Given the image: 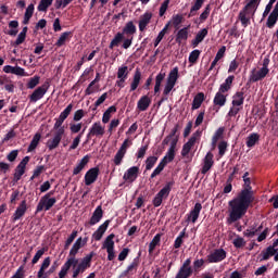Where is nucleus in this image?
<instances>
[{
    "label": "nucleus",
    "mask_w": 278,
    "mask_h": 278,
    "mask_svg": "<svg viewBox=\"0 0 278 278\" xmlns=\"http://www.w3.org/2000/svg\"><path fill=\"white\" fill-rule=\"evenodd\" d=\"M255 202V193L249 190H241L237 198L229 201L228 205L230 207V213L227 218L228 225H233L238 223L245 214L249 212V207L253 206Z\"/></svg>",
    "instance_id": "nucleus-1"
},
{
    "label": "nucleus",
    "mask_w": 278,
    "mask_h": 278,
    "mask_svg": "<svg viewBox=\"0 0 278 278\" xmlns=\"http://www.w3.org/2000/svg\"><path fill=\"white\" fill-rule=\"evenodd\" d=\"M233 79H236V76L230 75L228 76L225 81L219 86L218 92H216L213 103L215 106L220 110V108H225L227 103V94L225 92H229L231 89V86H233Z\"/></svg>",
    "instance_id": "nucleus-2"
},
{
    "label": "nucleus",
    "mask_w": 278,
    "mask_h": 278,
    "mask_svg": "<svg viewBox=\"0 0 278 278\" xmlns=\"http://www.w3.org/2000/svg\"><path fill=\"white\" fill-rule=\"evenodd\" d=\"M261 1L262 0H250V2H248L239 12V21L241 22L242 27H249V25H251V17L248 16L251 12L252 16H255V12H257Z\"/></svg>",
    "instance_id": "nucleus-3"
},
{
    "label": "nucleus",
    "mask_w": 278,
    "mask_h": 278,
    "mask_svg": "<svg viewBox=\"0 0 278 278\" xmlns=\"http://www.w3.org/2000/svg\"><path fill=\"white\" fill-rule=\"evenodd\" d=\"M173 186H175V180L167 181L166 185L156 193V195L152 200V204L155 207H160L164 199H168L170 190H173Z\"/></svg>",
    "instance_id": "nucleus-4"
},
{
    "label": "nucleus",
    "mask_w": 278,
    "mask_h": 278,
    "mask_svg": "<svg viewBox=\"0 0 278 278\" xmlns=\"http://www.w3.org/2000/svg\"><path fill=\"white\" fill-rule=\"evenodd\" d=\"M203 135L202 130H197L195 132L192 134V136L190 137V139L188 140V142H186L182 146V150H181V155L182 157L188 156V154L190 153V151L192 150V147L194 144H197L198 140H201V136Z\"/></svg>",
    "instance_id": "nucleus-5"
},
{
    "label": "nucleus",
    "mask_w": 278,
    "mask_h": 278,
    "mask_svg": "<svg viewBox=\"0 0 278 278\" xmlns=\"http://www.w3.org/2000/svg\"><path fill=\"white\" fill-rule=\"evenodd\" d=\"M77 266H79V258L76 256H67L66 262L61 267L59 278H66L71 268H77Z\"/></svg>",
    "instance_id": "nucleus-6"
},
{
    "label": "nucleus",
    "mask_w": 278,
    "mask_h": 278,
    "mask_svg": "<svg viewBox=\"0 0 278 278\" xmlns=\"http://www.w3.org/2000/svg\"><path fill=\"white\" fill-rule=\"evenodd\" d=\"M55 203H58V199L42 197L37 204L36 214H39V212H42V210H45V212H49V210H51Z\"/></svg>",
    "instance_id": "nucleus-7"
},
{
    "label": "nucleus",
    "mask_w": 278,
    "mask_h": 278,
    "mask_svg": "<svg viewBox=\"0 0 278 278\" xmlns=\"http://www.w3.org/2000/svg\"><path fill=\"white\" fill-rule=\"evenodd\" d=\"M65 131L66 130L63 128L56 130L53 138L47 141L46 147L49 149V151H53L60 147V142H62V138L64 137Z\"/></svg>",
    "instance_id": "nucleus-8"
},
{
    "label": "nucleus",
    "mask_w": 278,
    "mask_h": 278,
    "mask_svg": "<svg viewBox=\"0 0 278 278\" xmlns=\"http://www.w3.org/2000/svg\"><path fill=\"white\" fill-rule=\"evenodd\" d=\"M138 266H140V253L132 260L127 268L121 273L118 278L131 277V275H136V273H138Z\"/></svg>",
    "instance_id": "nucleus-9"
},
{
    "label": "nucleus",
    "mask_w": 278,
    "mask_h": 278,
    "mask_svg": "<svg viewBox=\"0 0 278 278\" xmlns=\"http://www.w3.org/2000/svg\"><path fill=\"white\" fill-rule=\"evenodd\" d=\"M103 138L105 136V127L101 125V122H96L89 128V132L87 134V141L92 137Z\"/></svg>",
    "instance_id": "nucleus-10"
},
{
    "label": "nucleus",
    "mask_w": 278,
    "mask_h": 278,
    "mask_svg": "<svg viewBox=\"0 0 278 278\" xmlns=\"http://www.w3.org/2000/svg\"><path fill=\"white\" fill-rule=\"evenodd\" d=\"M227 257V251L225 249H216L214 252L210 253L207 255L206 262L208 264H218L219 262H223Z\"/></svg>",
    "instance_id": "nucleus-11"
},
{
    "label": "nucleus",
    "mask_w": 278,
    "mask_h": 278,
    "mask_svg": "<svg viewBox=\"0 0 278 278\" xmlns=\"http://www.w3.org/2000/svg\"><path fill=\"white\" fill-rule=\"evenodd\" d=\"M29 156H25L20 164L15 168V173L13 175V181L14 184H18L21 181V178L23 177V174L25 173V168H27V164H29Z\"/></svg>",
    "instance_id": "nucleus-12"
},
{
    "label": "nucleus",
    "mask_w": 278,
    "mask_h": 278,
    "mask_svg": "<svg viewBox=\"0 0 278 278\" xmlns=\"http://www.w3.org/2000/svg\"><path fill=\"white\" fill-rule=\"evenodd\" d=\"M47 90H49V83H45L41 87H38L34 90V92L29 96L30 103H36V101H40L45 94H47Z\"/></svg>",
    "instance_id": "nucleus-13"
},
{
    "label": "nucleus",
    "mask_w": 278,
    "mask_h": 278,
    "mask_svg": "<svg viewBox=\"0 0 278 278\" xmlns=\"http://www.w3.org/2000/svg\"><path fill=\"white\" fill-rule=\"evenodd\" d=\"M102 218H103V206L98 205L93 211L89 222L86 223V227H94V225H98V223H101Z\"/></svg>",
    "instance_id": "nucleus-14"
},
{
    "label": "nucleus",
    "mask_w": 278,
    "mask_h": 278,
    "mask_svg": "<svg viewBox=\"0 0 278 278\" xmlns=\"http://www.w3.org/2000/svg\"><path fill=\"white\" fill-rule=\"evenodd\" d=\"M140 174V167L132 166L129 167L123 176L124 181H127L128 184H134L138 179V175Z\"/></svg>",
    "instance_id": "nucleus-15"
},
{
    "label": "nucleus",
    "mask_w": 278,
    "mask_h": 278,
    "mask_svg": "<svg viewBox=\"0 0 278 278\" xmlns=\"http://www.w3.org/2000/svg\"><path fill=\"white\" fill-rule=\"evenodd\" d=\"M27 212V200H23L20 205L16 207L13 216L11 217L12 223H16V220H21L25 216Z\"/></svg>",
    "instance_id": "nucleus-16"
},
{
    "label": "nucleus",
    "mask_w": 278,
    "mask_h": 278,
    "mask_svg": "<svg viewBox=\"0 0 278 278\" xmlns=\"http://www.w3.org/2000/svg\"><path fill=\"white\" fill-rule=\"evenodd\" d=\"M99 179V167H93L85 174V186H92Z\"/></svg>",
    "instance_id": "nucleus-17"
},
{
    "label": "nucleus",
    "mask_w": 278,
    "mask_h": 278,
    "mask_svg": "<svg viewBox=\"0 0 278 278\" xmlns=\"http://www.w3.org/2000/svg\"><path fill=\"white\" fill-rule=\"evenodd\" d=\"M202 210H203V205H201L200 202H197L194 204V207L187 215V220L188 222L191 220V223H197V220H199V216H200Z\"/></svg>",
    "instance_id": "nucleus-18"
},
{
    "label": "nucleus",
    "mask_w": 278,
    "mask_h": 278,
    "mask_svg": "<svg viewBox=\"0 0 278 278\" xmlns=\"http://www.w3.org/2000/svg\"><path fill=\"white\" fill-rule=\"evenodd\" d=\"M111 223L112 220L106 219L103 224H101L92 235L93 240H97L99 242V240L103 238V235L105 233V231H108V228L110 227Z\"/></svg>",
    "instance_id": "nucleus-19"
},
{
    "label": "nucleus",
    "mask_w": 278,
    "mask_h": 278,
    "mask_svg": "<svg viewBox=\"0 0 278 278\" xmlns=\"http://www.w3.org/2000/svg\"><path fill=\"white\" fill-rule=\"evenodd\" d=\"M213 166H214V154L212 152H207L204 157V164L201 169L202 175H207V172H210Z\"/></svg>",
    "instance_id": "nucleus-20"
},
{
    "label": "nucleus",
    "mask_w": 278,
    "mask_h": 278,
    "mask_svg": "<svg viewBox=\"0 0 278 278\" xmlns=\"http://www.w3.org/2000/svg\"><path fill=\"white\" fill-rule=\"evenodd\" d=\"M152 18H153V13L151 12L143 13L139 20V31H146Z\"/></svg>",
    "instance_id": "nucleus-21"
},
{
    "label": "nucleus",
    "mask_w": 278,
    "mask_h": 278,
    "mask_svg": "<svg viewBox=\"0 0 278 278\" xmlns=\"http://www.w3.org/2000/svg\"><path fill=\"white\" fill-rule=\"evenodd\" d=\"M190 34V26H186L184 28H178L176 34V42L177 45H181V42H186L188 40V35Z\"/></svg>",
    "instance_id": "nucleus-22"
},
{
    "label": "nucleus",
    "mask_w": 278,
    "mask_h": 278,
    "mask_svg": "<svg viewBox=\"0 0 278 278\" xmlns=\"http://www.w3.org/2000/svg\"><path fill=\"white\" fill-rule=\"evenodd\" d=\"M266 75H268V72L266 70L261 68L260 71L253 70L250 75V81L257 83L262 81V79L266 78Z\"/></svg>",
    "instance_id": "nucleus-23"
},
{
    "label": "nucleus",
    "mask_w": 278,
    "mask_h": 278,
    "mask_svg": "<svg viewBox=\"0 0 278 278\" xmlns=\"http://www.w3.org/2000/svg\"><path fill=\"white\" fill-rule=\"evenodd\" d=\"M277 21H278V8L275 7L273 12L267 17L266 27H268V29H273V27L277 25Z\"/></svg>",
    "instance_id": "nucleus-24"
},
{
    "label": "nucleus",
    "mask_w": 278,
    "mask_h": 278,
    "mask_svg": "<svg viewBox=\"0 0 278 278\" xmlns=\"http://www.w3.org/2000/svg\"><path fill=\"white\" fill-rule=\"evenodd\" d=\"M207 34H208L207 28H203L200 31H198V34L195 35V38L192 39L191 41L192 47H199V45H201V42L205 40Z\"/></svg>",
    "instance_id": "nucleus-25"
},
{
    "label": "nucleus",
    "mask_w": 278,
    "mask_h": 278,
    "mask_svg": "<svg viewBox=\"0 0 278 278\" xmlns=\"http://www.w3.org/2000/svg\"><path fill=\"white\" fill-rule=\"evenodd\" d=\"M149 105H151V98H149V96L141 97L137 103V108L140 112H147Z\"/></svg>",
    "instance_id": "nucleus-26"
},
{
    "label": "nucleus",
    "mask_w": 278,
    "mask_h": 278,
    "mask_svg": "<svg viewBox=\"0 0 278 278\" xmlns=\"http://www.w3.org/2000/svg\"><path fill=\"white\" fill-rule=\"evenodd\" d=\"M90 162V156L89 155H85L76 165V167H74L73 169V175H79V173H81V170L84 168H86V166L88 165V163Z\"/></svg>",
    "instance_id": "nucleus-27"
},
{
    "label": "nucleus",
    "mask_w": 278,
    "mask_h": 278,
    "mask_svg": "<svg viewBox=\"0 0 278 278\" xmlns=\"http://www.w3.org/2000/svg\"><path fill=\"white\" fill-rule=\"evenodd\" d=\"M277 254V249H273V247H268L266 250H263L261 253L260 262H266L273 257V255Z\"/></svg>",
    "instance_id": "nucleus-28"
},
{
    "label": "nucleus",
    "mask_w": 278,
    "mask_h": 278,
    "mask_svg": "<svg viewBox=\"0 0 278 278\" xmlns=\"http://www.w3.org/2000/svg\"><path fill=\"white\" fill-rule=\"evenodd\" d=\"M203 101H205V93L199 92L198 94H195V97L193 98L191 110H199V108L203 105Z\"/></svg>",
    "instance_id": "nucleus-29"
},
{
    "label": "nucleus",
    "mask_w": 278,
    "mask_h": 278,
    "mask_svg": "<svg viewBox=\"0 0 278 278\" xmlns=\"http://www.w3.org/2000/svg\"><path fill=\"white\" fill-rule=\"evenodd\" d=\"M204 3H205V0H194V4L190 9L188 18H192V16H197V12L203 8Z\"/></svg>",
    "instance_id": "nucleus-30"
},
{
    "label": "nucleus",
    "mask_w": 278,
    "mask_h": 278,
    "mask_svg": "<svg viewBox=\"0 0 278 278\" xmlns=\"http://www.w3.org/2000/svg\"><path fill=\"white\" fill-rule=\"evenodd\" d=\"M142 79V73L140 70H136L132 83L130 85V92L138 90V86H140V80Z\"/></svg>",
    "instance_id": "nucleus-31"
},
{
    "label": "nucleus",
    "mask_w": 278,
    "mask_h": 278,
    "mask_svg": "<svg viewBox=\"0 0 278 278\" xmlns=\"http://www.w3.org/2000/svg\"><path fill=\"white\" fill-rule=\"evenodd\" d=\"M232 105L235 108H240V105H244V92L237 91L232 97Z\"/></svg>",
    "instance_id": "nucleus-32"
},
{
    "label": "nucleus",
    "mask_w": 278,
    "mask_h": 278,
    "mask_svg": "<svg viewBox=\"0 0 278 278\" xmlns=\"http://www.w3.org/2000/svg\"><path fill=\"white\" fill-rule=\"evenodd\" d=\"M123 40H125V35L118 31L111 40L109 49H114V47H121V42H123Z\"/></svg>",
    "instance_id": "nucleus-33"
},
{
    "label": "nucleus",
    "mask_w": 278,
    "mask_h": 278,
    "mask_svg": "<svg viewBox=\"0 0 278 278\" xmlns=\"http://www.w3.org/2000/svg\"><path fill=\"white\" fill-rule=\"evenodd\" d=\"M51 266V257H46L40 266L39 271L37 273L38 278H47L45 270L48 269V267Z\"/></svg>",
    "instance_id": "nucleus-34"
},
{
    "label": "nucleus",
    "mask_w": 278,
    "mask_h": 278,
    "mask_svg": "<svg viewBox=\"0 0 278 278\" xmlns=\"http://www.w3.org/2000/svg\"><path fill=\"white\" fill-rule=\"evenodd\" d=\"M166 78V73L160 72L155 77L154 94H160L162 81Z\"/></svg>",
    "instance_id": "nucleus-35"
},
{
    "label": "nucleus",
    "mask_w": 278,
    "mask_h": 278,
    "mask_svg": "<svg viewBox=\"0 0 278 278\" xmlns=\"http://www.w3.org/2000/svg\"><path fill=\"white\" fill-rule=\"evenodd\" d=\"M137 28L134 22H127L126 25L124 26L122 34L125 36H134L136 34Z\"/></svg>",
    "instance_id": "nucleus-36"
},
{
    "label": "nucleus",
    "mask_w": 278,
    "mask_h": 278,
    "mask_svg": "<svg viewBox=\"0 0 278 278\" xmlns=\"http://www.w3.org/2000/svg\"><path fill=\"white\" fill-rule=\"evenodd\" d=\"M114 238H116V235L114 233L109 235L102 244V249H105L106 251L114 250Z\"/></svg>",
    "instance_id": "nucleus-37"
},
{
    "label": "nucleus",
    "mask_w": 278,
    "mask_h": 278,
    "mask_svg": "<svg viewBox=\"0 0 278 278\" xmlns=\"http://www.w3.org/2000/svg\"><path fill=\"white\" fill-rule=\"evenodd\" d=\"M167 164L168 163H167L166 159H162L161 162L159 163V165L152 172L150 178L155 179V177H157V175H160L162 173V170H164V168H166Z\"/></svg>",
    "instance_id": "nucleus-38"
},
{
    "label": "nucleus",
    "mask_w": 278,
    "mask_h": 278,
    "mask_svg": "<svg viewBox=\"0 0 278 278\" xmlns=\"http://www.w3.org/2000/svg\"><path fill=\"white\" fill-rule=\"evenodd\" d=\"M225 134V128L224 127H219L215 134L212 137V149H216V144H218V140H220V138H223V135Z\"/></svg>",
    "instance_id": "nucleus-39"
},
{
    "label": "nucleus",
    "mask_w": 278,
    "mask_h": 278,
    "mask_svg": "<svg viewBox=\"0 0 278 278\" xmlns=\"http://www.w3.org/2000/svg\"><path fill=\"white\" fill-rule=\"evenodd\" d=\"M161 240H162L161 233H156L153 237L152 241L149 244V250H148L149 255H153V251H155V247L160 245Z\"/></svg>",
    "instance_id": "nucleus-40"
},
{
    "label": "nucleus",
    "mask_w": 278,
    "mask_h": 278,
    "mask_svg": "<svg viewBox=\"0 0 278 278\" xmlns=\"http://www.w3.org/2000/svg\"><path fill=\"white\" fill-rule=\"evenodd\" d=\"M170 27V22H168L163 29L159 33L156 39L154 40V47H157L162 40H164V37L166 36V34H168V28Z\"/></svg>",
    "instance_id": "nucleus-41"
},
{
    "label": "nucleus",
    "mask_w": 278,
    "mask_h": 278,
    "mask_svg": "<svg viewBox=\"0 0 278 278\" xmlns=\"http://www.w3.org/2000/svg\"><path fill=\"white\" fill-rule=\"evenodd\" d=\"M40 138H42V136L40 135V132H37V134L33 137V139H31V141H30V143H29V146H28V149H27V152H28V153H31V151H36L38 144L40 143Z\"/></svg>",
    "instance_id": "nucleus-42"
},
{
    "label": "nucleus",
    "mask_w": 278,
    "mask_h": 278,
    "mask_svg": "<svg viewBox=\"0 0 278 278\" xmlns=\"http://www.w3.org/2000/svg\"><path fill=\"white\" fill-rule=\"evenodd\" d=\"M179 79V68L174 67L167 77V84H173L174 86L177 84V80Z\"/></svg>",
    "instance_id": "nucleus-43"
},
{
    "label": "nucleus",
    "mask_w": 278,
    "mask_h": 278,
    "mask_svg": "<svg viewBox=\"0 0 278 278\" xmlns=\"http://www.w3.org/2000/svg\"><path fill=\"white\" fill-rule=\"evenodd\" d=\"M194 274V269H189L186 267H180L178 273L176 274L175 278H190L191 275Z\"/></svg>",
    "instance_id": "nucleus-44"
},
{
    "label": "nucleus",
    "mask_w": 278,
    "mask_h": 278,
    "mask_svg": "<svg viewBox=\"0 0 278 278\" xmlns=\"http://www.w3.org/2000/svg\"><path fill=\"white\" fill-rule=\"evenodd\" d=\"M257 142H260V136L257 135V132H253L247 138L245 144L249 149H253V147L257 144Z\"/></svg>",
    "instance_id": "nucleus-45"
},
{
    "label": "nucleus",
    "mask_w": 278,
    "mask_h": 278,
    "mask_svg": "<svg viewBox=\"0 0 278 278\" xmlns=\"http://www.w3.org/2000/svg\"><path fill=\"white\" fill-rule=\"evenodd\" d=\"M68 38H73L72 31H65V33L61 34L60 38L55 42V47H64V45H66V40H68Z\"/></svg>",
    "instance_id": "nucleus-46"
},
{
    "label": "nucleus",
    "mask_w": 278,
    "mask_h": 278,
    "mask_svg": "<svg viewBox=\"0 0 278 278\" xmlns=\"http://www.w3.org/2000/svg\"><path fill=\"white\" fill-rule=\"evenodd\" d=\"M51 5H53V0H40L37 10L38 12H47Z\"/></svg>",
    "instance_id": "nucleus-47"
},
{
    "label": "nucleus",
    "mask_w": 278,
    "mask_h": 278,
    "mask_svg": "<svg viewBox=\"0 0 278 278\" xmlns=\"http://www.w3.org/2000/svg\"><path fill=\"white\" fill-rule=\"evenodd\" d=\"M169 23H172L173 27L176 30L179 29V25H181V23H184V15H181V14L173 15L172 21Z\"/></svg>",
    "instance_id": "nucleus-48"
},
{
    "label": "nucleus",
    "mask_w": 278,
    "mask_h": 278,
    "mask_svg": "<svg viewBox=\"0 0 278 278\" xmlns=\"http://www.w3.org/2000/svg\"><path fill=\"white\" fill-rule=\"evenodd\" d=\"M86 131V128L83 129L81 132H79L75 139L73 140L71 147H70V151H74V149H77V147H79V142H81V138H84V132Z\"/></svg>",
    "instance_id": "nucleus-49"
},
{
    "label": "nucleus",
    "mask_w": 278,
    "mask_h": 278,
    "mask_svg": "<svg viewBox=\"0 0 278 278\" xmlns=\"http://www.w3.org/2000/svg\"><path fill=\"white\" fill-rule=\"evenodd\" d=\"M127 77H129V67L124 65L117 71V79H127Z\"/></svg>",
    "instance_id": "nucleus-50"
},
{
    "label": "nucleus",
    "mask_w": 278,
    "mask_h": 278,
    "mask_svg": "<svg viewBox=\"0 0 278 278\" xmlns=\"http://www.w3.org/2000/svg\"><path fill=\"white\" fill-rule=\"evenodd\" d=\"M157 156H149L146 160V170H151L153 168V166H155V164H157Z\"/></svg>",
    "instance_id": "nucleus-51"
},
{
    "label": "nucleus",
    "mask_w": 278,
    "mask_h": 278,
    "mask_svg": "<svg viewBox=\"0 0 278 278\" xmlns=\"http://www.w3.org/2000/svg\"><path fill=\"white\" fill-rule=\"evenodd\" d=\"M232 244L235 249H242L247 247V241L244 240V238L237 236V238L233 239Z\"/></svg>",
    "instance_id": "nucleus-52"
},
{
    "label": "nucleus",
    "mask_w": 278,
    "mask_h": 278,
    "mask_svg": "<svg viewBox=\"0 0 278 278\" xmlns=\"http://www.w3.org/2000/svg\"><path fill=\"white\" fill-rule=\"evenodd\" d=\"M94 257V252H91L87 254L81 261L80 264L84 266H87V268H90L92 266V258Z\"/></svg>",
    "instance_id": "nucleus-53"
},
{
    "label": "nucleus",
    "mask_w": 278,
    "mask_h": 278,
    "mask_svg": "<svg viewBox=\"0 0 278 278\" xmlns=\"http://www.w3.org/2000/svg\"><path fill=\"white\" fill-rule=\"evenodd\" d=\"M73 1H75V0H55L54 7L56 10L64 9V8H67L68 5H71V3H73Z\"/></svg>",
    "instance_id": "nucleus-54"
},
{
    "label": "nucleus",
    "mask_w": 278,
    "mask_h": 278,
    "mask_svg": "<svg viewBox=\"0 0 278 278\" xmlns=\"http://www.w3.org/2000/svg\"><path fill=\"white\" fill-rule=\"evenodd\" d=\"M125 157V152L118 150L113 159L115 166H121L123 164V159Z\"/></svg>",
    "instance_id": "nucleus-55"
},
{
    "label": "nucleus",
    "mask_w": 278,
    "mask_h": 278,
    "mask_svg": "<svg viewBox=\"0 0 278 278\" xmlns=\"http://www.w3.org/2000/svg\"><path fill=\"white\" fill-rule=\"evenodd\" d=\"M75 238H77V230H73L70 237L67 238V240L65 241V244H64L65 251H67L71 244H73V242L75 241Z\"/></svg>",
    "instance_id": "nucleus-56"
},
{
    "label": "nucleus",
    "mask_w": 278,
    "mask_h": 278,
    "mask_svg": "<svg viewBox=\"0 0 278 278\" xmlns=\"http://www.w3.org/2000/svg\"><path fill=\"white\" fill-rule=\"evenodd\" d=\"M201 55V51L200 50H193L190 52L189 54V62L190 64H197V61L199 60Z\"/></svg>",
    "instance_id": "nucleus-57"
},
{
    "label": "nucleus",
    "mask_w": 278,
    "mask_h": 278,
    "mask_svg": "<svg viewBox=\"0 0 278 278\" xmlns=\"http://www.w3.org/2000/svg\"><path fill=\"white\" fill-rule=\"evenodd\" d=\"M45 253H47V248H42L40 250H38L35 254V256L33 257L31 264H38V262H40V257H42V255H45Z\"/></svg>",
    "instance_id": "nucleus-58"
},
{
    "label": "nucleus",
    "mask_w": 278,
    "mask_h": 278,
    "mask_svg": "<svg viewBox=\"0 0 278 278\" xmlns=\"http://www.w3.org/2000/svg\"><path fill=\"white\" fill-rule=\"evenodd\" d=\"M71 112H73V104H68L63 112H61L59 118L65 121L71 115Z\"/></svg>",
    "instance_id": "nucleus-59"
},
{
    "label": "nucleus",
    "mask_w": 278,
    "mask_h": 278,
    "mask_svg": "<svg viewBox=\"0 0 278 278\" xmlns=\"http://www.w3.org/2000/svg\"><path fill=\"white\" fill-rule=\"evenodd\" d=\"M147 151H149V144L141 146L136 153L137 160H142L147 155Z\"/></svg>",
    "instance_id": "nucleus-60"
},
{
    "label": "nucleus",
    "mask_w": 278,
    "mask_h": 278,
    "mask_svg": "<svg viewBox=\"0 0 278 278\" xmlns=\"http://www.w3.org/2000/svg\"><path fill=\"white\" fill-rule=\"evenodd\" d=\"M210 12H212V8L210 7V4H207L205 7L204 11L200 14L201 23H203L204 21H207L208 16H210Z\"/></svg>",
    "instance_id": "nucleus-61"
},
{
    "label": "nucleus",
    "mask_w": 278,
    "mask_h": 278,
    "mask_svg": "<svg viewBox=\"0 0 278 278\" xmlns=\"http://www.w3.org/2000/svg\"><path fill=\"white\" fill-rule=\"evenodd\" d=\"M108 99V92H104L96 102H94V108L92 109V111H97V108H99V105H103V103H105V100Z\"/></svg>",
    "instance_id": "nucleus-62"
},
{
    "label": "nucleus",
    "mask_w": 278,
    "mask_h": 278,
    "mask_svg": "<svg viewBox=\"0 0 278 278\" xmlns=\"http://www.w3.org/2000/svg\"><path fill=\"white\" fill-rule=\"evenodd\" d=\"M38 84H40V77L39 76H35V77L29 79V81L27 84V88H29L30 90H34V88L36 86H38Z\"/></svg>",
    "instance_id": "nucleus-63"
},
{
    "label": "nucleus",
    "mask_w": 278,
    "mask_h": 278,
    "mask_svg": "<svg viewBox=\"0 0 278 278\" xmlns=\"http://www.w3.org/2000/svg\"><path fill=\"white\" fill-rule=\"evenodd\" d=\"M70 130H71V134H79V131H81V123L70 124Z\"/></svg>",
    "instance_id": "nucleus-64"
}]
</instances>
